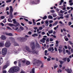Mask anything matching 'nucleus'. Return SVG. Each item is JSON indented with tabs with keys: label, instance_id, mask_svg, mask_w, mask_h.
Returning <instances> with one entry per match:
<instances>
[{
	"label": "nucleus",
	"instance_id": "nucleus-1",
	"mask_svg": "<svg viewBox=\"0 0 73 73\" xmlns=\"http://www.w3.org/2000/svg\"><path fill=\"white\" fill-rule=\"evenodd\" d=\"M40 2V0H31L30 4H37Z\"/></svg>",
	"mask_w": 73,
	"mask_h": 73
},
{
	"label": "nucleus",
	"instance_id": "nucleus-2",
	"mask_svg": "<svg viewBox=\"0 0 73 73\" xmlns=\"http://www.w3.org/2000/svg\"><path fill=\"white\" fill-rule=\"evenodd\" d=\"M7 49L6 48H3L2 50V55H5L7 54Z\"/></svg>",
	"mask_w": 73,
	"mask_h": 73
},
{
	"label": "nucleus",
	"instance_id": "nucleus-3",
	"mask_svg": "<svg viewBox=\"0 0 73 73\" xmlns=\"http://www.w3.org/2000/svg\"><path fill=\"white\" fill-rule=\"evenodd\" d=\"M14 68V67L11 68L8 71V72L9 73H13L15 72V71Z\"/></svg>",
	"mask_w": 73,
	"mask_h": 73
},
{
	"label": "nucleus",
	"instance_id": "nucleus-4",
	"mask_svg": "<svg viewBox=\"0 0 73 73\" xmlns=\"http://www.w3.org/2000/svg\"><path fill=\"white\" fill-rule=\"evenodd\" d=\"M11 45V44L10 42H7L5 44V46L6 47H7V48H9Z\"/></svg>",
	"mask_w": 73,
	"mask_h": 73
},
{
	"label": "nucleus",
	"instance_id": "nucleus-5",
	"mask_svg": "<svg viewBox=\"0 0 73 73\" xmlns=\"http://www.w3.org/2000/svg\"><path fill=\"white\" fill-rule=\"evenodd\" d=\"M14 70L15 72H18L20 70V68L19 67H14Z\"/></svg>",
	"mask_w": 73,
	"mask_h": 73
},
{
	"label": "nucleus",
	"instance_id": "nucleus-6",
	"mask_svg": "<svg viewBox=\"0 0 73 73\" xmlns=\"http://www.w3.org/2000/svg\"><path fill=\"white\" fill-rule=\"evenodd\" d=\"M19 39L21 41V42H24L25 41V38H21V37H20L19 38Z\"/></svg>",
	"mask_w": 73,
	"mask_h": 73
},
{
	"label": "nucleus",
	"instance_id": "nucleus-7",
	"mask_svg": "<svg viewBox=\"0 0 73 73\" xmlns=\"http://www.w3.org/2000/svg\"><path fill=\"white\" fill-rule=\"evenodd\" d=\"M66 71H67L68 73H72V70L71 69H69V68H67V69H65Z\"/></svg>",
	"mask_w": 73,
	"mask_h": 73
},
{
	"label": "nucleus",
	"instance_id": "nucleus-8",
	"mask_svg": "<svg viewBox=\"0 0 73 73\" xmlns=\"http://www.w3.org/2000/svg\"><path fill=\"white\" fill-rule=\"evenodd\" d=\"M52 50L51 52H52V51H54V49L53 48V47H50L48 48V51H51Z\"/></svg>",
	"mask_w": 73,
	"mask_h": 73
},
{
	"label": "nucleus",
	"instance_id": "nucleus-9",
	"mask_svg": "<svg viewBox=\"0 0 73 73\" xmlns=\"http://www.w3.org/2000/svg\"><path fill=\"white\" fill-rule=\"evenodd\" d=\"M1 38L3 40H6V37H5V36L4 35H2L1 36Z\"/></svg>",
	"mask_w": 73,
	"mask_h": 73
},
{
	"label": "nucleus",
	"instance_id": "nucleus-10",
	"mask_svg": "<svg viewBox=\"0 0 73 73\" xmlns=\"http://www.w3.org/2000/svg\"><path fill=\"white\" fill-rule=\"evenodd\" d=\"M10 15H9V18L10 19H13V15H12V13H9Z\"/></svg>",
	"mask_w": 73,
	"mask_h": 73
},
{
	"label": "nucleus",
	"instance_id": "nucleus-11",
	"mask_svg": "<svg viewBox=\"0 0 73 73\" xmlns=\"http://www.w3.org/2000/svg\"><path fill=\"white\" fill-rule=\"evenodd\" d=\"M26 49L29 52H31V50L29 49V47L27 46L25 47Z\"/></svg>",
	"mask_w": 73,
	"mask_h": 73
},
{
	"label": "nucleus",
	"instance_id": "nucleus-12",
	"mask_svg": "<svg viewBox=\"0 0 73 73\" xmlns=\"http://www.w3.org/2000/svg\"><path fill=\"white\" fill-rule=\"evenodd\" d=\"M6 35L9 36H13V34L12 33H6Z\"/></svg>",
	"mask_w": 73,
	"mask_h": 73
},
{
	"label": "nucleus",
	"instance_id": "nucleus-13",
	"mask_svg": "<svg viewBox=\"0 0 73 73\" xmlns=\"http://www.w3.org/2000/svg\"><path fill=\"white\" fill-rule=\"evenodd\" d=\"M10 10L9 11V13L13 12V10L12 9V6H10Z\"/></svg>",
	"mask_w": 73,
	"mask_h": 73
},
{
	"label": "nucleus",
	"instance_id": "nucleus-14",
	"mask_svg": "<svg viewBox=\"0 0 73 73\" xmlns=\"http://www.w3.org/2000/svg\"><path fill=\"white\" fill-rule=\"evenodd\" d=\"M14 46H19V44H18V43H17L16 42H15V41H14Z\"/></svg>",
	"mask_w": 73,
	"mask_h": 73
},
{
	"label": "nucleus",
	"instance_id": "nucleus-15",
	"mask_svg": "<svg viewBox=\"0 0 73 73\" xmlns=\"http://www.w3.org/2000/svg\"><path fill=\"white\" fill-rule=\"evenodd\" d=\"M38 63H42V62L38 60H37L35 64H38Z\"/></svg>",
	"mask_w": 73,
	"mask_h": 73
},
{
	"label": "nucleus",
	"instance_id": "nucleus-16",
	"mask_svg": "<svg viewBox=\"0 0 73 73\" xmlns=\"http://www.w3.org/2000/svg\"><path fill=\"white\" fill-rule=\"evenodd\" d=\"M67 37V36H65L64 37V39H65V41H68V40H69V39L68 38H66Z\"/></svg>",
	"mask_w": 73,
	"mask_h": 73
},
{
	"label": "nucleus",
	"instance_id": "nucleus-17",
	"mask_svg": "<svg viewBox=\"0 0 73 73\" xmlns=\"http://www.w3.org/2000/svg\"><path fill=\"white\" fill-rule=\"evenodd\" d=\"M4 44L3 42H0V47H1V46H4Z\"/></svg>",
	"mask_w": 73,
	"mask_h": 73
},
{
	"label": "nucleus",
	"instance_id": "nucleus-18",
	"mask_svg": "<svg viewBox=\"0 0 73 73\" xmlns=\"http://www.w3.org/2000/svg\"><path fill=\"white\" fill-rule=\"evenodd\" d=\"M9 26H10V27H15V25L11 23H9Z\"/></svg>",
	"mask_w": 73,
	"mask_h": 73
},
{
	"label": "nucleus",
	"instance_id": "nucleus-19",
	"mask_svg": "<svg viewBox=\"0 0 73 73\" xmlns=\"http://www.w3.org/2000/svg\"><path fill=\"white\" fill-rule=\"evenodd\" d=\"M45 23L46 24V26H48V25H49V23H48V21H46Z\"/></svg>",
	"mask_w": 73,
	"mask_h": 73
},
{
	"label": "nucleus",
	"instance_id": "nucleus-20",
	"mask_svg": "<svg viewBox=\"0 0 73 73\" xmlns=\"http://www.w3.org/2000/svg\"><path fill=\"white\" fill-rule=\"evenodd\" d=\"M35 19H33V25H36V22H35Z\"/></svg>",
	"mask_w": 73,
	"mask_h": 73
},
{
	"label": "nucleus",
	"instance_id": "nucleus-21",
	"mask_svg": "<svg viewBox=\"0 0 73 73\" xmlns=\"http://www.w3.org/2000/svg\"><path fill=\"white\" fill-rule=\"evenodd\" d=\"M16 25H14V27H18L19 25V23H16Z\"/></svg>",
	"mask_w": 73,
	"mask_h": 73
},
{
	"label": "nucleus",
	"instance_id": "nucleus-22",
	"mask_svg": "<svg viewBox=\"0 0 73 73\" xmlns=\"http://www.w3.org/2000/svg\"><path fill=\"white\" fill-rule=\"evenodd\" d=\"M37 60V59H35V58L33 60L34 63L35 64V63L36 64V61Z\"/></svg>",
	"mask_w": 73,
	"mask_h": 73
},
{
	"label": "nucleus",
	"instance_id": "nucleus-23",
	"mask_svg": "<svg viewBox=\"0 0 73 73\" xmlns=\"http://www.w3.org/2000/svg\"><path fill=\"white\" fill-rule=\"evenodd\" d=\"M43 20H45V19H47V16H45L44 17L42 18Z\"/></svg>",
	"mask_w": 73,
	"mask_h": 73
},
{
	"label": "nucleus",
	"instance_id": "nucleus-24",
	"mask_svg": "<svg viewBox=\"0 0 73 73\" xmlns=\"http://www.w3.org/2000/svg\"><path fill=\"white\" fill-rule=\"evenodd\" d=\"M30 64H31V63L29 61H27L26 62V64L27 65H30Z\"/></svg>",
	"mask_w": 73,
	"mask_h": 73
},
{
	"label": "nucleus",
	"instance_id": "nucleus-25",
	"mask_svg": "<svg viewBox=\"0 0 73 73\" xmlns=\"http://www.w3.org/2000/svg\"><path fill=\"white\" fill-rule=\"evenodd\" d=\"M59 62H60V64H61V65H62V64L64 62V61H61L60 60L59 61Z\"/></svg>",
	"mask_w": 73,
	"mask_h": 73
},
{
	"label": "nucleus",
	"instance_id": "nucleus-26",
	"mask_svg": "<svg viewBox=\"0 0 73 73\" xmlns=\"http://www.w3.org/2000/svg\"><path fill=\"white\" fill-rule=\"evenodd\" d=\"M58 50L59 52V53H61V52H62V51H63V50L61 49H58Z\"/></svg>",
	"mask_w": 73,
	"mask_h": 73
},
{
	"label": "nucleus",
	"instance_id": "nucleus-27",
	"mask_svg": "<svg viewBox=\"0 0 73 73\" xmlns=\"http://www.w3.org/2000/svg\"><path fill=\"white\" fill-rule=\"evenodd\" d=\"M48 33H49V34H51L52 33H53V31L52 30H50V31H48Z\"/></svg>",
	"mask_w": 73,
	"mask_h": 73
},
{
	"label": "nucleus",
	"instance_id": "nucleus-28",
	"mask_svg": "<svg viewBox=\"0 0 73 73\" xmlns=\"http://www.w3.org/2000/svg\"><path fill=\"white\" fill-rule=\"evenodd\" d=\"M38 36V34L36 33H35L32 35V36Z\"/></svg>",
	"mask_w": 73,
	"mask_h": 73
},
{
	"label": "nucleus",
	"instance_id": "nucleus-29",
	"mask_svg": "<svg viewBox=\"0 0 73 73\" xmlns=\"http://www.w3.org/2000/svg\"><path fill=\"white\" fill-rule=\"evenodd\" d=\"M40 41L41 42H42V43H45V40H44L43 39H41Z\"/></svg>",
	"mask_w": 73,
	"mask_h": 73
},
{
	"label": "nucleus",
	"instance_id": "nucleus-30",
	"mask_svg": "<svg viewBox=\"0 0 73 73\" xmlns=\"http://www.w3.org/2000/svg\"><path fill=\"white\" fill-rule=\"evenodd\" d=\"M12 1V0H7L6 1L7 3H11Z\"/></svg>",
	"mask_w": 73,
	"mask_h": 73
},
{
	"label": "nucleus",
	"instance_id": "nucleus-31",
	"mask_svg": "<svg viewBox=\"0 0 73 73\" xmlns=\"http://www.w3.org/2000/svg\"><path fill=\"white\" fill-rule=\"evenodd\" d=\"M53 15V17H56L57 16V15H56V13L53 14H52Z\"/></svg>",
	"mask_w": 73,
	"mask_h": 73
},
{
	"label": "nucleus",
	"instance_id": "nucleus-32",
	"mask_svg": "<svg viewBox=\"0 0 73 73\" xmlns=\"http://www.w3.org/2000/svg\"><path fill=\"white\" fill-rule=\"evenodd\" d=\"M66 58H63L62 59V60H63V61H64L65 62V61H66Z\"/></svg>",
	"mask_w": 73,
	"mask_h": 73
},
{
	"label": "nucleus",
	"instance_id": "nucleus-33",
	"mask_svg": "<svg viewBox=\"0 0 73 73\" xmlns=\"http://www.w3.org/2000/svg\"><path fill=\"white\" fill-rule=\"evenodd\" d=\"M31 46H35V42H32L31 44Z\"/></svg>",
	"mask_w": 73,
	"mask_h": 73
},
{
	"label": "nucleus",
	"instance_id": "nucleus-34",
	"mask_svg": "<svg viewBox=\"0 0 73 73\" xmlns=\"http://www.w3.org/2000/svg\"><path fill=\"white\" fill-rule=\"evenodd\" d=\"M8 21L9 22H10V23H12V21L11 19H8Z\"/></svg>",
	"mask_w": 73,
	"mask_h": 73
},
{
	"label": "nucleus",
	"instance_id": "nucleus-35",
	"mask_svg": "<svg viewBox=\"0 0 73 73\" xmlns=\"http://www.w3.org/2000/svg\"><path fill=\"white\" fill-rule=\"evenodd\" d=\"M67 61L68 62H70V58H67Z\"/></svg>",
	"mask_w": 73,
	"mask_h": 73
},
{
	"label": "nucleus",
	"instance_id": "nucleus-36",
	"mask_svg": "<svg viewBox=\"0 0 73 73\" xmlns=\"http://www.w3.org/2000/svg\"><path fill=\"white\" fill-rule=\"evenodd\" d=\"M32 72L33 73H35V68H33L32 69Z\"/></svg>",
	"mask_w": 73,
	"mask_h": 73
},
{
	"label": "nucleus",
	"instance_id": "nucleus-37",
	"mask_svg": "<svg viewBox=\"0 0 73 73\" xmlns=\"http://www.w3.org/2000/svg\"><path fill=\"white\" fill-rule=\"evenodd\" d=\"M7 68V65H5L3 67V69H5V68Z\"/></svg>",
	"mask_w": 73,
	"mask_h": 73
},
{
	"label": "nucleus",
	"instance_id": "nucleus-38",
	"mask_svg": "<svg viewBox=\"0 0 73 73\" xmlns=\"http://www.w3.org/2000/svg\"><path fill=\"white\" fill-rule=\"evenodd\" d=\"M69 15H65L64 16L65 17H66V19H68V18H69Z\"/></svg>",
	"mask_w": 73,
	"mask_h": 73
},
{
	"label": "nucleus",
	"instance_id": "nucleus-39",
	"mask_svg": "<svg viewBox=\"0 0 73 73\" xmlns=\"http://www.w3.org/2000/svg\"><path fill=\"white\" fill-rule=\"evenodd\" d=\"M48 18L49 19H53V17L51 16H49L48 17Z\"/></svg>",
	"mask_w": 73,
	"mask_h": 73
},
{
	"label": "nucleus",
	"instance_id": "nucleus-40",
	"mask_svg": "<svg viewBox=\"0 0 73 73\" xmlns=\"http://www.w3.org/2000/svg\"><path fill=\"white\" fill-rule=\"evenodd\" d=\"M63 52L64 53V54H65L66 53H65V48H63Z\"/></svg>",
	"mask_w": 73,
	"mask_h": 73
},
{
	"label": "nucleus",
	"instance_id": "nucleus-41",
	"mask_svg": "<svg viewBox=\"0 0 73 73\" xmlns=\"http://www.w3.org/2000/svg\"><path fill=\"white\" fill-rule=\"evenodd\" d=\"M31 52H30V53H33V54H35V52H36V51L34 50V51H31Z\"/></svg>",
	"mask_w": 73,
	"mask_h": 73
},
{
	"label": "nucleus",
	"instance_id": "nucleus-42",
	"mask_svg": "<svg viewBox=\"0 0 73 73\" xmlns=\"http://www.w3.org/2000/svg\"><path fill=\"white\" fill-rule=\"evenodd\" d=\"M20 28L21 30V31H23V30H24V28L22 27H20Z\"/></svg>",
	"mask_w": 73,
	"mask_h": 73
},
{
	"label": "nucleus",
	"instance_id": "nucleus-43",
	"mask_svg": "<svg viewBox=\"0 0 73 73\" xmlns=\"http://www.w3.org/2000/svg\"><path fill=\"white\" fill-rule=\"evenodd\" d=\"M7 29H9V30H11V31H12V30L11 28L10 27H7Z\"/></svg>",
	"mask_w": 73,
	"mask_h": 73
},
{
	"label": "nucleus",
	"instance_id": "nucleus-44",
	"mask_svg": "<svg viewBox=\"0 0 73 73\" xmlns=\"http://www.w3.org/2000/svg\"><path fill=\"white\" fill-rule=\"evenodd\" d=\"M41 63V65L40 66V68H42L43 67H44V64L42 63Z\"/></svg>",
	"mask_w": 73,
	"mask_h": 73
},
{
	"label": "nucleus",
	"instance_id": "nucleus-45",
	"mask_svg": "<svg viewBox=\"0 0 73 73\" xmlns=\"http://www.w3.org/2000/svg\"><path fill=\"white\" fill-rule=\"evenodd\" d=\"M1 18L2 19H4V18H5V17L4 16H1Z\"/></svg>",
	"mask_w": 73,
	"mask_h": 73
},
{
	"label": "nucleus",
	"instance_id": "nucleus-46",
	"mask_svg": "<svg viewBox=\"0 0 73 73\" xmlns=\"http://www.w3.org/2000/svg\"><path fill=\"white\" fill-rule=\"evenodd\" d=\"M6 20V19H5L3 21V22L4 23H6L7 22Z\"/></svg>",
	"mask_w": 73,
	"mask_h": 73
},
{
	"label": "nucleus",
	"instance_id": "nucleus-47",
	"mask_svg": "<svg viewBox=\"0 0 73 73\" xmlns=\"http://www.w3.org/2000/svg\"><path fill=\"white\" fill-rule=\"evenodd\" d=\"M71 24H72V22H69L68 23V25H69V26H70V25Z\"/></svg>",
	"mask_w": 73,
	"mask_h": 73
},
{
	"label": "nucleus",
	"instance_id": "nucleus-48",
	"mask_svg": "<svg viewBox=\"0 0 73 73\" xmlns=\"http://www.w3.org/2000/svg\"><path fill=\"white\" fill-rule=\"evenodd\" d=\"M58 65H56V66H54V69H56V68H58Z\"/></svg>",
	"mask_w": 73,
	"mask_h": 73
},
{
	"label": "nucleus",
	"instance_id": "nucleus-49",
	"mask_svg": "<svg viewBox=\"0 0 73 73\" xmlns=\"http://www.w3.org/2000/svg\"><path fill=\"white\" fill-rule=\"evenodd\" d=\"M50 12H52V13H54V11L53 10H51Z\"/></svg>",
	"mask_w": 73,
	"mask_h": 73
},
{
	"label": "nucleus",
	"instance_id": "nucleus-50",
	"mask_svg": "<svg viewBox=\"0 0 73 73\" xmlns=\"http://www.w3.org/2000/svg\"><path fill=\"white\" fill-rule=\"evenodd\" d=\"M28 33L29 35H32V32L31 31H29L28 32Z\"/></svg>",
	"mask_w": 73,
	"mask_h": 73
},
{
	"label": "nucleus",
	"instance_id": "nucleus-51",
	"mask_svg": "<svg viewBox=\"0 0 73 73\" xmlns=\"http://www.w3.org/2000/svg\"><path fill=\"white\" fill-rule=\"evenodd\" d=\"M47 60V61H50V60H51V59L50 58H48Z\"/></svg>",
	"mask_w": 73,
	"mask_h": 73
},
{
	"label": "nucleus",
	"instance_id": "nucleus-52",
	"mask_svg": "<svg viewBox=\"0 0 73 73\" xmlns=\"http://www.w3.org/2000/svg\"><path fill=\"white\" fill-rule=\"evenodd\" d=\"M34 49H35V46H32V50H34Z\"/></svg>",
	"mask_w": 73,
	"mask_h": 73
},
{
	"label": "nucleus",
	"instance_id": "nucleus-53",
	"mask_svg": "<svg viewBox=\"0 0 73 73\" xmlns=\"http://www.w3.org/2000/svg\"><path fill=\"white\" fill-rule=\"evenodd\" d=\"M24 19L26 21L28 22V19H26L25 18H24Z\"/></svg>",
	"mask_w": 73,
	"mask_h": 73
},
{
	"label": "nucleus",
	"instance_id": "nucleus-54",
	"mask_svg": "<svg viewBox=\"0 0 73 73\" xmlns=\"http://www.w3.org/2000/svg\"><path fill=\"white\" fill-rule=\"evenodd\" d=\"M9 9V7H6V11H8Z\"/></svg>",
	"mask_w": 73,
	"mask_h": 73
},
{
	"label": "nucleus",
	"instance_id": "nucleus-55",
	"mask_svg": "<svg viewBox=\"0 0 73 73\" xmlns=\"http://www.w3.org/2000/svg\"><path fill=\"white\" fill-rule=\"evenodd\" d=\"M58 72H62V70H61V69L59 70L58 71H57Z\"/></svg>",
	"mask_w": 73,
	"mask_h": 73
},
{
	"label": "nucleus",
	"instance_id": "nucleus-56",
	"mask_svg": "<svg viewBox=\"0 0 73 73\" xmlns=\"http://www.w3.org/2000/svg\"><path fill=\"white\" fill-rule=\"evenodd\" d=\"M50 41H53V39L52 38H50Z\"/></svg>",
	"mask_w": 73,
	"mask_h": 73
},
{
	"label": "nucleus",
	"instance_id": "nucleus-57",
	"mask_svg": "<svg viewBox=\"0 0 73 73\" xmlns=\"http://www.w3.org/2000/svg\"><path fill=\"white\" fill-rule=\"evenodd\" d=\"M0 25H1L2 27H3V26H4V25L2 23H0Z\"/></svg>",
	"mask_w": 73,
	"mask_h": 73
},
{
	"label": "nucleus",
	"instance_id": "nucleus-58",
	"mask_svg": "<svg viewBox=\"0 0 73 73\" xmlns=\"http://www.w3.org/2000/svg\"><path fill=\"white\" fill-rule=\"evenodd\" d=\"M56 44H58V40H56Z\"/></svg>",
	"mask_w": 73,
	"mask_h": 73
},
{
	"label": "nucleus",
	"instance_id": "nucleus-59",
	"mask_svg": "<svg viewBox=\"0 0 73 73\" xmlns=\"http://www.w3.org/2000/svg\"><path fill=\"white\" fill-rule=\"evenodd\" d=\"M34 29H35V30H36V29H37L38 28L37 27H34Z\"/></svg>",
	"mask_w": 73,
	"mask_h": 73
},
{
	"label": "nucleus",
	"instance_id": "nucleus-60",
	"mask_svg": "<svg viewBox=\"0 0 73 73\" xmlns=\"http://www.w3.org/2000/svg\"><path fill=\"white\" fill-rule=\"evenodd\" d=\"M38 52L37 51H35V53H36V54H37V55H38Z\"/></svg>",
	"mask_w": 73,
	"mask_h": 73
},
{
	"label": "nucleus",
	"instance_id": "nucleus-61",
	"mask_svg": "<svg viewBox=\"0 0 73 73\" xmlns=\"http://www.w3.org/2000/svg\"><path fill=\"white\" fill-rule=\"evenodd\" d=\"M57 23H58V21H56L54 24H55V25H57Z\"/></svg>",
	"mask_w": 73,
	"mask_h": 73
},
{
	"label": "nucleus",
	"instance_id": "nucleus-62",
	"mask_svg": "<svg viewBox=\"0 0 73 73\" xmlns=\"http://www.w3.org/2000/svg\"><path fill=\"white\" fill-rule=\"evenodd\" d=\"M36 46L37 48H40V45L39 44H36Z\"/></svg>",
	"mask_w": 73,
	"mask_h": 73
},
{
	"label": "nucleus",
	"instance_id": "nucleus-63",
	"mask_svg": "<svg viewBox=\"0 0 73 73\" xmlns=\"http://www.w3.org/2000/svg\"><path fill=\"white\" fill-rule=\"evenodd\" d=\"M39 29V30H42V27H40Z\"/></svg>",
	"mask_w": 73,
	"mask_h": 73
},
{
	"label": "nucleus",
	"instance_id": "nucleus-64",
	"mask_svg": "<svg viewBox=\"0 0 73 73\" xmlns=\"http://www.w3.org/2000/svg\"><path fill=\"white\" fill-rule=\"evenodd\" d=\"M71 53H73V48H72L71 50Z\"/></svg>",
	"mask_w": 73,
	"mask_h": 73
}]
</instances>
